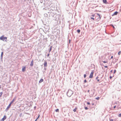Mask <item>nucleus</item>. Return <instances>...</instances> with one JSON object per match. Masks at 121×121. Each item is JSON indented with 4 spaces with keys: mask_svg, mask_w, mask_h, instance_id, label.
<instances>
[{
    "mask_svg": "<svg viewBox=\"0 0 121 121\" xmlns=\"http://www.w3.org/2000/svg\"><path fill=\"white\" fill-rule=\"evenodd\" d=\"M0 39L3 41H7V37H4V35H2L0 37Z\"/></svg>",
    "mask_w": 121,
    "mask_h": 121,
    "instance_id": "nucleus-1",
    "label": "nucleus"
},
{
    "mask_svg": "<svg viewBox=\"0 0 121 121\" xmlns=\"http://www.w3.org/2000/svg\"><path fill=\"white\" fill-rule=\"evenodd\" d=\"M72 94V92L71 90L68 91L67 93V95L69 96H70Z\"/></svg>",
    "mask_w": 121,
    "mask_h": 121,
    "instance_id": "nucleus-2",
    "label": "nucleus"
},
{
    "mask_svg": "<svg viewBox=\"0 0 121 121\" xmlns=\"http://www.w3.org/2000/svg\"><path fill=\"white\" fill-rule=\"evenodd\" d=\"M96 18H97L96 20H99L100 18V16L99 14H97V16H96L95 17Z\"/></svg>",
    "mask_w": 121,
    "mask_h": 121,
    "instance_id": "nucleus-3",
    "label": "nucleus"
},
{
    "mask_svg": "<svg viewBox=\"0 0 121 121\" xmlns=\"http://www.w3.org/2000/svg\"><path fill=\"white\" fill-rule=\"evenodd\" d=\"M93 72H91L89 76V78H92L93 77Z\"/></svg>",
    "mask_w": 121,
    "mask_h": 121,
    "instance_id": "nucleus-4",
    "label": "nucleus"
},
{
    "mask_svg": "<svg viewBox=\"0 0 121 121\" xmlns=\"http://www.w3.org/2000/svg\"><path fill=\"white\" fill-rule=\"evenodd\" d=\"M16 99V98H14L12 100V101L11 102H10V103H11V104H12V103H13V102L14 101H15V100Z\"/></svg>",
    "mask_w": 121,
    "mask_h": 121,
    "instance_id": "nucleus-5",
    "label": "nucleus"
},
{
    "mask_svg": "<svg viewBox=\"0 0 121 121\" xmlns=\"http://www.w3.org/2000/svg\"><path fill=\"white\" fill-rule=\"evenodd\" d=\"M6 118V116H4L3 117L2 119V120L4 121Z\"/></svg>",
    "mask_w": 121,
    "mask_h": 121,
    "instance_id": "nucleus-6",
    "label": "nucleus"
},
{
    "mask_svg": "<svg viewBox=\"0 0 121 121\" xmlns=\"http://www.w3.org/2000/svg\"><path fill=\"white\" fill-rule=\"evenodd\" d=\"M11 103H10L8 106V107H7V108H6V109L7 110H8L9 108H10V106L11 105Z\"/></svg>",
    "mask_w": 121,
    "mask_h": 121,
    "instance_id": "nucleus-7",
    "label": "nucleus"
},
{
    "mask_svg": "<svg viewBox=\"0 0 121 121\" xmlns=\"http://www.w3.org/2000/svg\"><path fill=\"white\" fill-rule=\"evenodd\" d=\"M118 13V12H116L113 13L112 16H113L115 15H116Z\"/></svg>",
    "mask_w": 121,
    "mask_h": 121,
    "instance_id": "nucleus-8",
    "label": "nucleus"
},
{
    "mask_svg": "<svg viewBox=\"0 0 121 121\" xmlns=\"http://www.w3.org/2000/svg\"><path fill=\"white\" fill-rule=\"evenodd\" d=\"M47 62H45L44 63V67H46L47 66Z\"/></svg>",
    "mask_w": 121,
    "mask_h": 121,
    "instance_id": "nucleus-9",
    "label": "nucleus"
},
{
    "mask_svg": "<svg viewBox=\"0 0 121 121\" xmlns=\"http://www.w3.org/2000/svg\"><path fill=\"white\" fill-rule=\"evenodd\" d=\"M25 69H26V67H25V66L24 67H23L22 68V71L24 72L25 71Z\"/></svg>",
    "mask_w": 121,
    "mask_h": 121,
    "instance_id": "nucleus-10",
    "label": "nucleus"
},
{
    "mask_svg": "<svg viewBox=\"0 0 121 121\" xmlns=\"http://www.w3.org/2000/svg\"><path fill=\"white\" fill-rule=\"evenodd\" d=\"M33 60L32 61H31V64H30V66H32L33 65Z\"/></svg>",
    "mask_w": 121,
    "mask_h": 121,
    "instance_id": "nucleus-11",
    "label": "nucleus"
},
{
    "mask_svg": "<svg viewBox=\"0 0 121 121\" xmlns=\"http://www.w3.org/2000/svg\"><path fill=\"white\" fill-rule=\"evenodd\" d=\"M43 79H41L39 81V83H41L42 82H43Z\"/></svg>",
    "mask_w": 121,
    "mask_h": 121,
    "instance_id": "nucleus-12",
    "label": "nucleus"
},
{
    "mask_svg": "<svg viewBox=\"0 0 121 121\" xmlns=\"http://www.w3.org/2000/svg\"><path fill=\"white\" fill-rule=\"evenodd\" d=\"M98 78H99V77H97L96 78V80L97 79V81L98 82H99V79H98Z\"/></svg>",
    "mask_w": 121,
    "mask_h": 121,
    "instance_id": "nucleus-13",
    "label": "nucleus"
},
{
    "mask_svg": "<svg viewBox=\"0 0 121 121\" xmlns=\"http://www.w3.org/2000/svg\"><path fill=\"white\" fill-rule=\"evenodd\" d=\"M103 2L105 3H107L106 0H103Z\"/></svg>",
    "mask_w": 121,
    "mask_h": 121,
    "instance_id": "nucleus-14",
    "label": "nucleus"
},
{
    "mask_svg": "<svg viewBox=\"0 0 121 121\" xmlns=\"http://www.w3.org/2000/svg\"><path fill=\"white\" fill-rule=\"evenodd\" d=\"M3 54V52H2L1 53V58H2Z\"/></svg>",
    "mask_w": 121,
    "mask_h": 121,
    "instance_id": "nucleus-15",
    "label": "nucleus"
},
{
    "mask_svg": "<svg viewBox=\"0 0 121 121\" xmlns=\"http://www.w3.org/2000/svg\"><path fill=\"white\" fill-rule=\"evenodd\" d=\"M52 49V47L51 46L50 47V48L49 50V52H50L51 51Z\"/></svg>",
    "mask_w": 121,
    "mask_h": 121,
    "instance_id": "nucleus-16",
    "label": "nucleus"
},
{
    "mask_svg": "<svg viewBox=\"0 0 121 121\" xmlns=\"http://www.w3.org/2000/svg\"><path fill=\"white\" fill-rule=\"evenodd\" d=\"M3 94V93L2 92L0 93V97H1Z\"/></svg>",
    "mask_w": 121,
    "mask_h": 121,
    "instance_id": "nucleus-17",
    "label": "nucleus"
},
{
    "mask_svg": "<svg viewBox=\"0 0 121 121\" xmlns=\"http://www.w3.org/2000/svg\"><path fill=\"white\" fill-rule=\"evenodd\" d=\"M80 30H78L77 32L78 33H79L80 32Z\"/></svg>",
    "mask_w": 121,
    "mask_h": 121,
    "instance_id": "nucleus-18",
    "label": "nucleus"
},
{
    "mask_svg": "<svg viewBox=\"0 0 121 121\" xmlns=\"http://www.w3.org/2000/svg\"><path fill=\"white\" fill-rule=\"evenodd\" d=\"M121 54V51H119L118 53V54L119 55H120Z\"/></svg>",
    "mask_w": 121,
    "mask_h": 121,
    "instance_id": "nucleus-19",
    "label": "nucleus"
},
{
    "mask_svg": "<svg viewBox=\"0 0 121 121\" xmlns=\"http://www.w3.org/2000/svg\"><path fill=\"white\" fill-rule=\"evenodd\" d=\"M103 62L104 63H107L108 62V61H103Z\"/></svg>",
    "mask_w": 121,
    "mask_h": 121,
    "instance_id": "nucleus-20",
    "label": "nucleus"
},
{
    "mask_svg": "<svg viewBox=\"0 0 121 121\" xmlns=\"http://www.w3.org/2000/svg\"><path fill=\"white\" fill-rule=\"evenodd\" d=\"M96 99L98 100H99V97H97V98H96Z\"/></svg>",
    "mask_w": 121,
    "mask_h": 121,
    "instance_id": "nucleus-21",
    "label": "nucleus"
},
{
    "mask_svg": "<svg viewBox=\"0 0 121 121\" xmlns=\"http://www.w3.org/2000/svg\"><path fill=\"white\" fill-rule=\"evenodd\" d=\"M77 109L76 108H75V109H74L73 110V111L74 112H75L76 111V110Z\"/></svg>",
    "mask_w": 121,
    "mask_h": 121,
    "instance_id": "nucleus-22",
    "label": "nucleus"
},
{
    "mask_svg": "<svg viewBox=\"0 0 121 121\" xmlns=\"http://www.w3.org/2000/svg\"><path fill=\"white\" fill-rule=\"evenodd\" d=\"M40 115H38V116L36 119L35 120V121H36L37 120V119L39 117Z\"/></svg>",
    "mask_w": 121,
    "mask_h": 121,
    "instance_id": "nucleus-23",
    "label": "nucleus"
},
{
    "mask_svg": "<svg viewBox=\"0 0 121 121\" xmlns=\"http://www.w3.org/2000/svg\"><path fill=\"white\" fill-rule=\"evenodd\" d=\"M59 111V110L58 109H57L56 110V112H58Z\"/></svg>",
    "mask_w": 121,
    "mask_h": 121,
    "instance_id": "nucleus-24",
    "label": "nucleus"
},
{
    "mask_svg": "<svg viewBox=\"0 0 121 121\" xmlns=\"http://www.w3.org/2000/svg\"><path fill=\"white\" fill-rule=\"evenodd\" d=\"M119 117H121V113L120 114L118 115Z\"/></svg>",
    "mask_w": 121,
    "mask_h": 121,
    "instance_id": "nucleus-25",
    "label": "nucleus"
},
{
    "mask_svg": "<svg viewBox=\"0 0 121 121\" xmlns=\"http://www.w3.org/2000/svg\"><path fill=\"white\" fill-rule=\"evenodd\" d=\"M84 77L85 78L86 77V74H84Z\"/></svg>",
    "mask_w": 121,
    "mask_h": 121,
    "instance_id": "nucleus-26",
    "label": "nucleus"
},
{
    "mask_svg": "<svg viewBox=\"0 0 121 121\" xmlns=\"http://www.w3.org/2000/svg\"><path fill=\"white\" fill-rule=\"evenodd\" d=\"M85 108L86 110H87V109H88V108L87 107H85Z\"/></svg>",
    "mask_w": 121,
    "mask_h": 121,
    "instance_id": "nucleus-27",
    "label": "nucleus"
},
{
    "mask_svg": "<svg viewBox=\"0 0 121 121\" xmlns=\"http://www.w3.org/2000/svg\"><path fill=\"white\" fill-rule=\"evenodd\" d=\"M84 83H86V80L85 79L84 81Z\"/></svg>",
    "mask_w": 121,
    "mask_h": 121,
    "instance_id": "nucleus-28",
    "label": "nucleus"
},
{
    "mask_svg": "<svg viewBox=\"0 0 121 121\" xmlns=\"http://www.w3.org/2000/svg\"><path fill=\"white\" fill-rule=\"evenodd\" d=\"M91 18L92 19H93V20H94V18H93V17H91Z\"/></svg>",
    "mask_w": 121,
    "mask_h": 121,
    "instance_id": "nucleus-29",
    "label": "nucleus"
},
{
    "mask_svg": "<svg viewBox=\"0 0 121 121\" xmlns=\"http://www.w3.org/2000/svg\"><path fill=\"white\" fill-rule=\"evenodd\" d=\"M104 67L105 68H107L108 67V66H104Z\"/></svg>",
    "mask_w": 121,
    "mask_h": 121,
    "instance_id": "nucleus-30",
    "label": "nucleus"
},
{
    "mask_svg": "<svg viewBox=\"0 0 121 121\" xmlns=\"http://www.w3.org/2000/svg\"><path fill=\"white\" fill-rule=\"evenodd\" d=\"M87 103L88 105H90V103L88 102Z\"/></svg>",
    "mask_w": 121,
    "mask_h": 121,
    "instance_id": "nucleus-31",
    "label": "nucleus"
},
{
    "mask_svg": "<svg viewBox=\"0 0 121 121\" xmlns=\"http://www.w3.org/2000/svg\"><path fill=\"white\" fill-rule=\"evenodd\" d=\"M116 72V70H114V73H115Z\"/></svg>",
    "mask_w": 121,
    "mask_h": 121,
    "instance_id": "nucleus-32",
    "label": "nucleus"
},
{
    "mask_svg": "<svg viewBox=\"0 0 121 121\" xmlns=\"http://www.w3.org/2000/svg\"><path fill=\"white\" fill-rule=\"evenodd\" d=\"M109 78H110V79H112V77L111 76H110V77Z\"/></svg>",
    "mask_w": 121,
    "mask_h": 121,
    "instance_id": "nucleus-33",
    "label": "nucleus"
},
{
    "mask_svg": "<svg viewBox=\"0 0 121 121\" xmlns=\"http://www.w3.org/2000/svg\"><path fill=\"white\" fill-rule=\"evenodd\" d=\"M113 58V56H112L111 57V59H112Z\"/></svg>",
    "mask_w": 121,
    "mask_h": 121,
    "instance_id": "nucleus-34",
    "label": "nucleus"
},
{
    "mask_svg": "<svg viewBox=\"0 0 121 121\" xmlns=\"http://www.w3.org/2000/svg\"><path fill=\"white\" fill-rule=\"evenodd\" d=\"M116 106H115L114 107V108H116Z\"/></svg>",
    "mask_w": 121,
    "mask_h": 121,
    "instance_id": "nucleus-35",
    "label": "nucleus"
},
{
    "mask_svg": "<svg viewBox=\"0 0 121 121\" xmlns=\"http://www.w3.org/2000/svg\"><path fill=\"white\" fill-rule=\"evenodd\" d=\"M49 55V54H48L47 55V56H48Z\"/></svg>",
    "mask_w": 121,
    "mask_h": 121,
    "instance_id": "nucleus-36",
    "label": "nucleus"
},
{
    "mask_svg": "<svg viewBox=\"0 0 121 121\" xmlns=\"http://www.w3.org/2000/svg\"><path fill=\"white\" fill-rule=\"evenodd\" d=\"M92 16H93V17H94V15H92Z\"/></svg>",
    "mask_w": 121,
    "mask_h": 121,
    "instance_id": "nucleus-37",
    "label": "nucleus"
},
{
    "mask_svg": "<svg viewBox=\"0 0 121 121\" xmlns=\"http://www.w3.org/2000/svg\"><path fill=\"white\" fill-rule=\"evenodd\" d=\"M89 92V90H88V92Z\"/></svg>",
    "mask_w": 121,
    "mask_h": 121,
    "instance_id": "nucleus-38",
    "label": "nucleus"
},
{
    "mask_svg": "<svg viewBox=\"0 0 121 121\" xmlns=\"http://www.w3.org/2000/svg\"><path fill=\"white\" fill-rule=\"evenodd\" d=\"M1 88V86H0V89Z\"/></svg>",
    "mask_w": 121,
    "mask_h": 121,
    "instance_id": "nucleus-39",
    "label": "nucleus"
},
{
    "mask_svg": "<svg viewBox=\"0 0 121 121\" xmlns=\"http://www.w3.org/2000/svg\"><path fill=\"white\" fill-rule=\"evenodd\" d=\"M70 40H69V42H70Z\"/></svg>",
    "mask_w": 121,
    "mask_h": 121,
    "instance_id": "nucleus-40",
    "label": "nucleus"
}]
</instances>
